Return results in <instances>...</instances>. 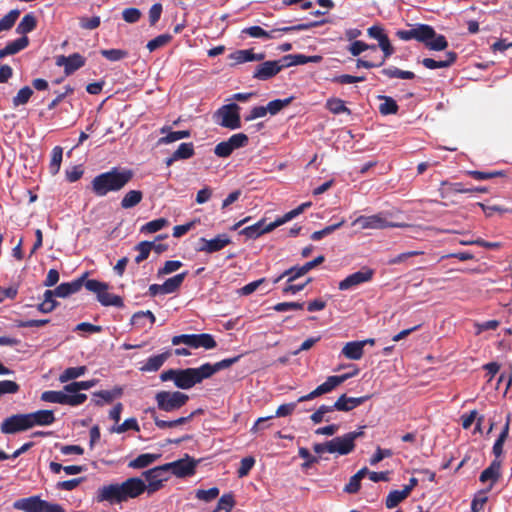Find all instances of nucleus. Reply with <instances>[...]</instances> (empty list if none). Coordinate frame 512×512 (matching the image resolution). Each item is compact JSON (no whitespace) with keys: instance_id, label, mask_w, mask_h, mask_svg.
<instances>
[{"instance_id":"1","label":"nucleus","mask_w":512,"mask_h":512,"mask_svg":"<svg viewBox=\"0 0 512 512\" xmlns=\"http://www.w3.org/2000/svg\"><path fill=\"white\" fill-rule=\"evenodd\" d=\"M132 176L130 170L112 168L110 171L93 178L91 182L92 191L96 196L104 197L110 192L121 190L132 179Z\"/></svg>"},{"instance_id":"2","label":"nucleus","mask_w":512,"mask_h":512,"mask_svg":"<svg viewBox=\"0 0 512 512\" xmlns=\"http://www.w3.org/2000/svg\"><path fill=\"white\" fill-rule=\"evenodd\" d=\"M84 286L88 291L96 294L97 300L103 306H114L120 308L124 305L120 296L108 292L109 285L105 282L89 279L85 281Z\"/></svg>"},{"instance_id":"3","label":"nucleus","mask_w":512,"mask_h":512,"mask_svg":"<svg viewBox=\"0 0 512 512\" xmlns=\"http://www.w3.org/2000/svg\"><path fill=\"white\" fill-rule=\"evenodd\" d=\"M189 396L180 391H159L155 395L157 407L165 412H173L183 407Z\"/></svg>"},{"instance_id":"4","label":"nucleus","mask_w":512,"mask_h":512,"mask_svg":"<svg viewBox=\"0 0 512 512\" xmlns=\"http://www.w3.org/2000/svg\"><path fill=\"white\" fill-rule=\"evenodd\" d=\"M171 342L175 346L185 344L194 349L204 348L210 350L217 346L214 337L208 333L176 335L172 338Z\"/></svg>"},{"instance_id":"5","label":"nucleus","mask_w":512,"mask_h":512,"mask_svg":"<svg viewBox=\"0 0 512 512\" xmlns=\"http://www.w3.org/2000/svg\"><path fill=\"white\" fill-rule=\"evenodd\" d=\"M239 110L240 107L236 103L223 105L215 113L216 123L231 130L239 129L241 127Z\"/></svg>"},{"instance_id":"6","label":"nucleus","mask_w":512,"mask_h":512,"mask_svg":"<svg viewBox=\"0 0 512 512\" xmlns=\"http://www.w3.org/2000/svg\"><path fill=\"white\" fill-rule=\"evenodd\" d=\"M363 435L362 428L358 431L346 433L329 441L328 453L347 455L354 450L355 440Z\"/></svg>"},{"instance_id":"7","label":"nucleus","mask_w":512,"mask_h":512,"mask_svg":"<svg viewBox=\"0 0 512 512\" xmlns=\"http://www.w3.org/2000/svg\"><path fill=\"white\" fill-rule=\"evenodd\" d=\"M86 399L87 395H71L70 392L65 390V386L61 391L48 390L41 394V400L44 402L69 405L72 407L83 404Z\"/></svg>"},{"instance_id":"8","label":"nucleus","mask_w":512,"mask_h":512,"mask_svg":"<svg viewBox=\"0 0 512 512\" xmlns=\"http://www.w3.org/2000/svg\"><path fill=\"white\" fill-rule=\"evenodd\" d=\"M166 464L156 466L143 472V476L147 481L146 491L149 495L157 492L163 487V483L169 479Z\"/></svg>"},{"instance_id":"9","label":"nucleus","mask_w":512,"mask_h":512,"mask_svg":"<svg viewBox=\"0 0 512 512\" xmlns=\"http://www.w3.org/2000/svg\"><path fill=\"white\" fill-rule=\"evenodd\" d=\"M395 34L403 41L416 40L423 43L430 38H434L435 30L427 24H415L411 25L410 29L397 30Z\"/></svg>"},{"instance_id":"10","label":"nucleus","mask_w":512,"mask_h":512,"mask_svg":"<svg viewBox=\"0 0 512 512\" xmlns=\"http://www.w3.org/2000/svg\"><path fill=\"white\" fill-rule=\"evenodd\" d=\"M357 225L363 230H366V229L380 230V229L397 226L396 224L391 223L387 219V215L383 212H380V213H377L374 215H369V216L361 215V216L357 217L352 222V226H357Z\"/></svg>"},{"instance_id":"11","label":"nucleus","mask_w":512,"mask_h":512,"mask_svg":"<svg viewBox=\"0 0 512 512\" xmlns=\"http://www.w3.org/2000/svg\"><path fill=\"white\" fill-rule=\"evenodd\" d=\"M370 38L378 42V46L383 52V59L379 65H383L385 61L395 53V48L391 44L385 29L381 25H373L367 29Z\"/></svg>"},{"instance_id":"12","label":"nucleus","mask_w":512,"mask_h":512,"mask_svg":"<svg viewBox=\"0 0 512 512\" xmlns=\"http://www.w3.org/2000/svg\"><path fill=\"white\" fill-rule=\"evenodd\" d=\"M95 500L98 503L108 502L110 504L124 502L120 483H112L99 487L96 492Z\"/></svg>"},{"instance_id":"13","label":"nucleus","mask_w":512,"mask_h":512,"mask_svg":"<svg viewBox=\"0 0 512 512\" xmlns=\"http://www.w3.org/2000/svg\"><path fill=\"white\" fill-rule=\"evenodd\" d=\"M374 275L370 268H363L357 272L348 275L345 279L339 282L338 288L341 291H347L356 288L357 286L369 282Z\"/></svg>"},{"instance_id":"14","label":"nucleus","mask_w":512,"mask_h":512,"mask_svg":"<svg viewBox=\"0 0 512 512\" xmlns=\"http://www.w3.org/2000/svg\"><path fill=\"white\" fill-rule=\"evenodd\" d=\"M168 471L179 478L191 476L195 473L197 462L186 455L185 458L165 463Z\"/></svg>"},{"instance_id":"15","label":"nucleus","mask_w":512,"mask_h":512,"mask_svg":"<svg viewBox=\"0 0 512 512\" xmlns=\"http://www.w3.org/2000/svg\"><path fill=\"white\" fill-rule=\"evenodd\" d=\"M55 64L58 67H63L65 75L69 76L86 64V58L79 53L69 56L59 55L55 58Z\"/></svg>"},{"instance_id":"16","label":"nucleus","mask_w":512,"mask_h":512,"mask_svg":"<svg viewBox=\"0 0 512 512\" xmlns=\"http://www.w3.org/2000/svg\"><path fill=\"white\" fill-rule=\"evenodd\" d=\"M347 376H329L324 383L307 395L298 398V402L312 400L318 396L331 392L334 388L346 381Z\"/></svg>"},{"instance_id":"17","label":"nucleus","mask_w":512,"mask_h":512,"mask_svg":"<svg viewBox=\"0 0 512 512\" xmlns=\"http://www.w3.org/2000/svg\"><path fill=\"white\" fill-rule=\"evenodd\" d=\"M31 428L26 414H16L6 418L1 424V432L4 434H15Z\"/></svg>"},{"instance_id":"18","label":"nucleus","mask_w":512,"mask_h":512,"mask_svg":"<svg viewBox=\"0 0 512 512\" xmlns=\"http://www.w3.org/2000/svg\"><path fill=\"white\" fill-rule=\"evenodd\" d=\"M123 501L130 498H137L146 491V483L139 477H131L120 483Z\"/></svg>"},{"instance_id":"19","label":"nucleus","mask_w":512,"mask_h":512,"mask_svg":"<svg viewBox=\"0 0 512 512\" xmlns=\"http://www.w3.org/2000/svg\"><path fill=\"white\" fill-rule=\"evenodd\" d=\"M283 69L281 59L274 61H265L256 66L253 72V78L266 81L273 78Z\"/></svg>"},{"instance_id":"20","label":"nucleus","mask_w":512,"mask_h":512,"mask_svg":"<svg viewBox=\"0 0 512 512\" xmlns=\"http://www.w3.org/2000/svg\"><path fill=\"white\" fill-rule=\"evenodd\" d=\"M200 242L201 246L198 248V251L214 253L222 250L225 246H227L230 243V238L226 234H219L210 240L201 238Z\"/></svg>"},{"instance_id":"21","label":"nucleus","mask_w":512,"mask_h":512,"mask_svg":"<svg viewBox=\"0 0 512 512\" xmlns=\"http://www.w3.org/2000/svg\"><path fill=\"white\" fill-rule=\"evenodd\" d=\"M44 501L39 496H30L27 498H21L13 503V507L16 510H22L24 512H42Z\"/></svg>"},{"instance_id":"22","label":"nucleus","mask_w":512,"mask_h":512,"mask_svg":"<svg viewBox=\"0 0 512 512\" xmlns=\"http://www.w3.org/2000/svg\"><path fill=\"white\" fill-rule=\"evenodd\" d=\"M370 396H362V397H347L346 394H342L337 401L332 405V408L337 411L348 412L352 409L360 406L365 401H367Z\"/></svg>"},{"instance_id":"23","label":"nucleus","mask_w":512,"mask_h":512,"mask_svg":"<svg viewBox=\"0 0 512 512\" xmlns=\"http://www.w3.org/2000/svg\"><path fill=\"white\" fill-rule=\"evenodd\" d=\"M87 273L82 275L80 278L73 280L72 282L61 283L55 289H53V293H55L56 297L66 298L76 292H78L81 287L84 285V279Z\"/></svg>"},{"instance_id":"24","label":"nucleus","mask_w":512,"mask_h":512,"mask_svg":"<svg viewBox=\"0 0 512 512\" xmlns=\"http://www.w3.org/2000/svg\"><path fill=\"white\" fill-rule=\"evenodd\" d=\"M321 56H306L304 54H289L285 55L281 58V62L283 68L296 66V65H304L307 63H318L321 60Z\"/></svg>"},{"instance_id":"25","label":"nucleus","mask_w":512,"mask_h":512,"mask_svg":"<svg viewBox=\"0 0 512 512\" xmlns=\"http://www.w3.org/2000/svg\"><path fill=\"white\" fill-rule=\"evenodd\" d=\"M198 384L193 368L178 369L175 386L187 390Z\"/></svg>"},{"instance_id":"26","label":"nucleus","mask_w":512,"mask_h":512,"mask_svg":"<svg viewBox=\"0 0 512 512\" xmlns=\"http://www.w3.org/2000/svg\"><path fill=\"white\" fill-rule=\"evenodd\" d=\"M27 419L28 422L31 424V428L38 425V426H48L54 423L55 416L53 411L51 410H38L33 413H28Z\"/></svg>"},{"instance_id":"27","label":"nucleus","mask_w":512,"mask_h":512,"mask_svg":"<svg viewBox=\"0 0 512 512\" xmlns=\"http://www.w3.org/2000/svg\"><path fill=\"white\" fill-rule=\"evenodd\" d=\"M457 59V54L449 51L445 54L443 59L435 60L432 58H424L421 60L422 65L427 69H439L450 67Z\"/></svg>"},{"instance_id":"28","label":"nucleus","mask_w":512,"mask_h":512,"mask_svg":"<svg viewBox=\"0 0 512 512\" xmlns=\"http://www.w3.org/2000/svg\"><path fill=\"white\" fill-rule=\"evenodd\" d=\"M193 155V143H181L173 154L165 160V163L167 166H171L175 161L189 159Z\"/></svg>"},{"instance_id":"29","label":"nucleus","mask_w":512,"mask_h":512,"mask_svg":"<svg viewBox=\"0 0 512 512\" xmlns=\"http://www.w3.org/2000/svg\"><path fill=\"white\" fill-rule=\"evenodd\" d=\"M270 223L266 224L264 219L259 220L253 225L247 226L240 231V234L245 235L249 239H256L261 235L271 232Z\"/></svg>"},{"instance_id":"30","label":"nucleus","mask_w":512,"mask_h":512,"mask_svg":"<svg viewBox=\"0 0 512 512\" xmlns=\"http://www.w3.org/2000/svg\"><path fill=\"white\" fill-rule=\"evenodd\" d=\"M28 44L29 39L27 36H22L11 42H8L3 49H0V59L20 52L21 50L25 49L28 46Z\"/></svg>"},{"instance_id":"31","label":"nucleus","mask_w":512,"mask_h":512,"mask_svg":"<svg viewBox=\"0 0 512 512\" xmlns=\"http://www.w3.org/2000/svg\"><path fill=\"white\" fill-rule=\"evenodd\" d=\"M365 342L351 341L344 345L341 353L350 360H359L364 353Z\"/></svg>"},{"instance_id":"32","label":"nucleus","mask_w":512,"mask_h":512,"mask_svg":"<svg viewBox=\"0 0 512 512\" xmlns=\"http://www.w3.org/2000/svg\"><path fill=\"white\" fill-rule=\"evenodd\" d=\"M501 462L497 459L485 469L480 475V481L483 483L490 482V487L498 480L500 476Z\"/></svg>"},{"instance_id":"33","label":"nucleus","mask_w":512,"mask_h":512,"mask_svg":"<svg viewBox=\"0 0 512 512\" xmlns=\"http://www.w3.org/2000/svg\"><path fill=\"white\" fill-rule=\"evenodd\" d=\"M122 388L116 387L112 390H102L99 392L93 393L94 403L97 406H102L105 403H111L115 398H118L122 395Z\"/></svg>"},{"instance_id":"34","label":"nucleus","mask_w":512,"mask_h":512,"mask_svg":"<svg viewBox=\"0 0 512 512\" xmlns=\"http://www.w3.org/2000/svg\"><path fill=\"white\" fill-rule=\"evenodd\" d=\"M160 457L161 454L143 453L131 460L128 463V467L132 469H143L156 462Z\"/></svg>"},{"instance_id":"35","label":"nucleus","mask_w":512,"mask_h":512,"mask_svg":"<svg viewBox=\"0 0 512 512\" xmlns=\"http://www.w3.org/2000/svg\"><path fill=\"white\" fill-rule=\"evenodd\" d=\"M168 356V352L153 355L146 360L140 369L144 372H155L161 368Z\"/></svg>"},{"instance_id":"36","label":"nucleus","mask_w":512,"mask_h":512,"mask_svg":"<svg viewBox=\"0 0 512 512\" xmlns=\"http://www.w3.org/2000/svg\"><path fill=\"white\" fill-rule=\"evenodd\" d=\"M37 26V19L34 13H27L19 22L16 28V32L22 36H26L27 33L33 31Z\"/></svg>"},{"instance_id":"37","label":"nucleus","mask_w":512,"mask_h":512,"mask_svg":"<svg viewBox=\"0 0 512 512\" xmlns=\"http://www.w3.org/2000/svg\"><path fill=\"white\" fill-rule=\"evenodd\" d=\"M161 133H167L166 136L161 137L158 140V144H169L181 139H185L190 137V131L188 130H182V131H168L166 127H163L161 129Z\"/></svg>"},{"instance_id":"38","label":"nucleus","mask_w":512,"mask_h":512,"mask_svg":"<svg viewBox=\"0 0 512 512\" xmlns=\"http://www.w3.org/2000/svg\"><path fill=\"white\" fill-rule=\"evenodd\" d=\"M281 32L279 28L273 29L271 31H266L260 26H251L245 28L243 33L249 35L252 38H264V39H273L276 38V33Z\"/></svg>"},{"instance_id":"39","label":"nucleus","mask_w":512,"mask_h":512,"mask_svg":"<svg viewBox=\"0 0 512 512\" xmlns=\"http://www.w3.org/2000/svg\"><path fill=\"white\" fill-rule=\"evenodd\" d=\"M509 426L510 415L507 416L506 423L493 445V454L495 455L496 458L500 457L503 453V445L509 435Z\"/></svg>"},{"instance_id":"40","label":"nucleus","mask_w":512,"mask_h":512,"mask_svg":"<svg viewBox=\"0 0 512 512\" xmlns=\"http://www.w3.org/2000/svg\"><path fill=\"white\" fill-rule=\"evenodd\" d=\"M381 73L389 79H405L411 80L415 78V74L412 71L401 70L394 66H389L381 70Z\"/></svg>"},{"instance_id":"41","label":"nucleus","mask_w":512,"mask_h":512,"mask_svg":"<svg viewBox=\"0 0 512 512\" xmlns=\"http://www.w3.org/2000/svg\"><path fill=\"white\" fill-rule=\"evenodd\" d=\"M326 108L334 115L351 114V110L345 105V102L339 98H329L326 101Z\"/></svg>"},{"instance_id":"42","label":"nucleus","mask_w":512,"mask_h":512,"mask_svg":"<svg viewBox=\"0 0 512 512\" xmlns=\"http://www.w3.org/2000/svg\"><path fill=\"white\" fill-rule=\"evenodd\" d=\"M143 198V194L140 190L128 191L121 200V207L124 209L133 208L138 205Z\"/></svg>"},{"instance_id":"43","label":"nucleus","mask_w":512,"mask_h":512,"mask_svg":"<svg viewBox=\"0 0 512 512\" xmlns=\"http://www.w3.org/2000/svg\"><path fill=\"white\" fill-rule=\"evenodd\" d=\"M408 496H409L408 489L393 490L388 494V496L386 498L385 505L388 509L395 508L400 502H402Z\"/></svg>"},{"instance_id":"44","label":"nucleus","mask_w":512,"mask_h":512,"mask_svg":"<svg viewBox=\"0 0 512 512\" xmlns=\"http://www.w3.org/2000/svg\"><path fill=\"white\" fill-rule=\"evenodd\" d=\"M188 272H183L180 274H177L171 278H168L164 283L163 287L165 289L166 294H172L176 292L179 287L182 285L184 279L186 278Z\"/></svg>"},{"instance_id":"45","label":"nucleus","mask_w":512,"mask_h":512,"mask_svg":"<svg viewBox=\"0 0 512 512\" xmlns=\"http://www.w3.org/2000/svg\"><path fill=\"white\" fill-rule=\"evenodd\" d=\"M62 157H63L62 147L55 146L52 149L51 161L49 164V172L51 173V175L54 176L59 172L60 167H61Z\"/></svg>"},{"instance_id":"46","label":"nucleus","mask_w":512,"mask_h":512,"mask_svg":"<svg viewBox=\"0 0 512 512\" xmlns=\"http://www.w3.org/2000/svg\"><path fill=\"white\" fill-rule=\"evenodd\" d=\"M96 384L95 380H88V381H76L72 382L70 384L65 385V390L67 392H70L71 395H84L83 393H80L82 390H89Z\"/></svg>"},{"instance_id":"47","label":"nucleus","mask_w":512,"mask_h":512,"mask_svg":"<svg viewBox=\"0 0 512 512\" xmlns=\"http://www.w3.org/2000/svg\"><path fill=\"white\" fill-rule=\"evenodd\" d=\"M198 383H201L204 379H207L217 373L215 364L204 363L198 368H193Z\"/></svg>"},{"instance_id":"48","label":"nucleus","mask_w":512,"mask_h":512,"mask_svg":"<svg viewBox=\"0 0 512 512\" xmlns=\"http://www.w3.org/2000/svg\"><path fill=\"white\" fill-rule=\"evenodd\" d=\"M19 15L20 11L18 9H13L3 16L0 19V33L9 31L14 26Z\"/></svg>"},{"instance_id":"49","label":"nucleus","mask_w":512,"mask_h":512,"mask_svg":"<svg viewBox=\"0 0 512 512\" xmlns=\"http://www.w3.org/2000/svg\"><path fill=\"white\" fill-rule=\"evenodd\" d=\"M379 98L383 100V103H381L379 106V112L382 115H391L397 113L399 107L392 97L379 96Z\"/></svg>"},{"instance_id":"50","label":"nucleus","mask_w":512,"mask_h":512,"mask_svg":"<svg viewBox=\"0 0 512 512\" xmlns=\"http://www.w3.org/2000/svg\"><path fill=\"white\" fill-rule=\"evenodd\" d=\"M86 371L85 366H78V367H70L63 371V373L59 376V381L61 383H66L70 380L76 379L82 375H84Z\"/></svg>"},{"instance_id":"51","label":"nucleus","mask_w":512,"mask_h":512,"mask_svg":"<svg viewBox=\"0 0 512 512\" xmlns=\"http://www.w3.org/2000/svg\"><path fill=\"white\" fill-rule=\"evenodd\" d=\"M345 223V220L344 219H341L339 222L335 223V224H332V225H329V226H326L325 228H323L322 230H319V231H315L311 234V239L313 241H319L321 240L322 238L330 235L331 233H333L335 230L339 229L340 227H342Z\"/></svg>"},{"instance_id":"52","label":"nucleus","mask_w":512,"mask_h":512,"mask_svg":"<svg viewBox=\"0 0 512 512\" xmlns=\"http://www.w3.org/2000/svg\"><path fill=\"white\" fill-rule=\"evenodd\" d=\"M427 48L434 51H442L445 50L448 46V42L443 35H436L434 38H430L427 41L423 42Z\"/></svg>"},{"instance_id":"53","label":"nucleus","mask_w":512,"mask_h":512,"mask_svg":"<svg viewBox=\"0 0 512 512\" xmlns=\"http://www.w3.org/2000/svg\"><path fill=\"white\" fill-rule=\"evenodd\" d=\"M292 100L293 97H288L285 99H275L270 101L266 106L267 113H270L271 115H276L284 107L288 106L292 102Z\"/></svg>"},{"instance_id":"54","label":"nucleus","mask_w":512,"mask_h":512,"mask_svg":"<svg viewBox=\"0 0 512 512\" xmlns=\"http://www.w3.org/2000/svg\"><path fill=\"white\" fill-rule=\"evenodd\" d=\"M33 94V90L29 86H24L13 97L12 103L14 107L25 105Z\"/></svg>"},{"instance_id":"55","label":"nucleus","mask_w":512,"mask_h":512,"mask_svg":"<svg viewBox=\"0 0 512 512\" xmlns=\"http://www.w3.org/2000/svg\"><path fill=\"white\" fill-rule=\"evenodd\" d=\"M335 411L334 408L328 405H321L311 416L310 419L314 424H319L322 421H329L330 418H326V414Z\"/></svg>"},{"instance_id":"56","label":"nucleus","mask_w":512,"mask_h":512,"mask_svg":"<svg viewBox=\"0 0 512 512\" xmlns=\"http://www.w3.org/2000/svg\"><path fill=\"white\" fill-rule=\"evenodd\" d=\"M100 54L111 62L120 61L128 56V52L122 49H103Z\"/></svg>"},{"instance_id":"57","label":"nucleus","mask_w":512,"mask_h":512,"mask_svg":"<svg viewBox=\"0 0 512 512\" xmlns=\"http://www.w3.org/2000/svg\"><path fill=\"white\" fill-rule=\"evenodd\" d=\"M172 39V36L170 34H161L155 37L154 39L150 40L146 47L150 52H153L157 50L158 48H161L168 44Z\"/></svg>"},{"instance_id":"58","label":"nucleus","mask_w":512,"mask_h":512,"mask_svg":"<svg viewBox=\"0 0 512 512\" xmlns=\"http://www.w3.org/2000/svg\"><path fill=\"white\" fill-rule=\"evenodd\" d=\"M135 249L139 252L135 257V262L139 264L148 258L152 250V243L149 241H142L135 246Z\"/></svg>"},{"instance_id":"59","label":"nucleus","mask_w":512,"mask_h":512,"mask_svg":"<svg viewBox=\"0 0 512 512\" xmlns=\"http://www.w3.org/2000/svg\"><path fill=\"white\" fill-rule=\"evenodd\" d=\"M146 319L150 322V324H153L155 322V316L149 310L136 312L132 316L131 322L133 325L145 326L144 320Z\"/></svg>"},{"instance_id":"60","label":"nucleus","mask_w":512,"mask_h":512,"mask_svg":"<svg viewBox=\"0 0 512 512\" xmlns=\"http://www.w3.org/2000/svg\"><path fill=\"white\" fill-rule=\"evenodd\" d=\"M300 214H301V208L297 207V208L285 213L282 217H279L275 221L271 222L270 229H275V228L291 221L292 219H294L295 217H297Z\"/></svg>"},{"instance_id":"61","label":"nucleus","mask_w":512,"mask_h":512,"mask_svg":"<svg viewBox=\"0 0 512 512\" xmlns=\"http://www.w3.org/2000/svg\"><path fill=\"white\" fill-rule=\"evenodd\" d=\"M300 214H301V208L297 207V208L285 213L282 217H279L275 221L271 222L270 229H275V228L291 221L292 219H294L295 217H297Z\"/></svg>"},{"instance_id":"62","label":"nucleus","mask_w":512,"mask_h":512,"mask_svg":"<svg viewBox=\"0 0 512 512\" xmlns=\"http://www.w3.org/2000/svg\"><path fill=\"white\" fill-rule=\"evenodd\" d=\"M166 225H168V220L165 218H158L143 225L141 232L155 233L164 228Z\"/></svg>"},{"instance_id":"63","label":"nucleus","mask_w":512,"mask_h":512,"mask_svg":"<svg viewBox=\"0 0 512 512\" xmlns=\"http://www.w3.org/2000/svg\"><path fill=\"white\" fill-rule=\"evenodd\" d=\"M128 430L139 431V425L135 418H128L122 424L111 428V432H115L118 434L124 433Z\"/></svg>"},{"instance_id":"64","label":"nucleus","mask_w":512,"mask_h":512,"mask_svg":"<svg viewBox=\"0 0 512 512\" xmlns=\"http://www.w3.org/2000/svg\"><path fill=\"white\" fill-rule=\"evenodd\" d=\"M252 54L253 50L251 49L237 50L230 55V58L237 64H242L246 62H252Z\"/></svg>"}]
</instances>
